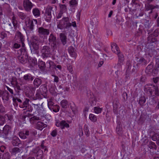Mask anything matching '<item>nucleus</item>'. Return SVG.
<instances>
[{
    "mask_svg": "<svg viewBox=\"0 0 159 159\" xmlns=\"http://www.w3.org/2000/svg\"><path fill=\"white\" fill-rule=\"evenodd\" d=\"M41 43V41L36 36L33 37L30 41V49L32 52L38 54V51L40 43Z\"/></svg>",
    "mask_w": 159,
    "mask_h": 159,
    "instance_id": "f257e3e1",
    "label": "nucleus"
},
{
    "mask_svg": "<svg viewBox=\"0 0 159 159\" xmlns=\"http://www.w3.org/2000/svg\"><path fill=\"white\" fill-rule=\"evenodd\" d=\"M69 22V19L68 17L63 18L62 19L59 21L57 25V28L61 30L65 29L69 30V28L71 26V23Z\"/></svg>",
    "mask_w": 159,
    "mask_h": 159,
    "instance_id": "f03ea898",
    "label": "nucleus"
},
{
    "mask_svg": "<svg viewBox=\"0 0 159 159\" xmlns=\"http://www.w3.org/2000/svg\"><path fill=\"white\" fill-rule=\"evenodd\" d=\"M30 100L29 99L25 98L24 101L20 105V107L23 109L24 110H27V111L31 112L33 111V108L29 104Z\"/></svg>",
    "mask_w": 159,
    "mask_h": 159,
    "instance_id": "7ed1b4c3",
    "label": "nucleus"
},
{
    "mask_svg": "<svg viewBox=\"0 0 159 159\" xmlns=\"http://www.w3.org/2000/svg\"><path fill=\"white\" fill-rule=\"evenodd\" d=\"M48 41L49 43H51V46L53 50L57 49L59 43L57 41L56 37L53 34H51L49 36Z\"/></svg>",
    "mask_w": 159,
    "mask_h": 159,
    "instance_id": "20e7f679",
    "label": "nucleus"
},
{
    "mask_svg": "<svg viewBox=\"0 0 159 159\" xmlns=\"http://www.w3.org/2000/svg\"><path fill=\"white\" fill-rule=\"evenodd\" d=\"M41 52L43 58H47L51 54V49L48 46H43L42 48Z\"/></svg>",
    "mask_w": 159,
    "mask_h": 159,
    "instance_id": "39448f33",
    "label": "nucleus"
},
{
    "mask_svg": "<svg viewBox=\"0 0 159 159\" xmlns=\"http://www.w3.org/2000/svg\"><path fill=\"white\" fill-rule=\"evenodd\" d=\"M20 52L21 53L23 52V54L19 56L18 57V59L21 63L24 64L25 63V61L28 59V56L25 52V49H21Z\"/></svg>",
    "mask_w": 159,
    "mask_h": 159,
    "instance_id": "423d86ee",
    "label": "nucleus"
},
{
    "mask_svg": "<svg viewBox=\"0 0 159 159\" xmlns=\"http://www.w3.org/2000/svg\"><path fill=\"white\" fill-rule=\"evenodd\" d=\"M32 152L36 159H43V152L40 149L38 148H36L33 149Z\"/></svg>",
    "mask_w": 159,
    "mask_h": 159,
    "instance_id": "0eeeda50",
    "label": "nucleus"
},
{
    "mask_svg": "<svg viewBox=\"0 0 159 159\" xmlns=\"http://www.w3.org/2000/svg\"><path fill=\"white\" fill-rule=\"evenodd\" d=\"M145 73L149 76L154 75V66L152 63H151L147 66L145 70Z\"/></svg>",
    "mask_w": 159,
    "mask_h": 159,
    "instance_id": "6e6552de",
    "label": "nucleus"
},
{
    "mask_svg": "<svg viewBox=\"0 0 159 159\" xmlns=\"http://www.w3.org/2000/svg\"><path fill=\"white\" fill-rule=\"evenodd\" d=\"M11 84L15 88V90L19 93V91L21 90L20 86L19 85L17 81V79L15 77H13L11 79Z\"/></svg>",
    "mask_w": 159,
    "mask_h": 159,
    "instance_id": "1a4fd4ad",
    "label": "nucleus"
},
{
    "mask_svg": "<svg viewBox=\"0 0 159 159\" xmlns=\"http://www.w3.org/2000/svg\"><path fill=\"white\" fill-rule=\"evenodd\" d=\"M33 21L36 24H37V21L36 19H33V20H31L29 18H27L25 20V24L27 27L31 31L33 29Z\"/></svg>",
    "mask_w": 159,
    "mask_h": 159,
    "instance_id": "9d476101",
    "label": "nucleus"
},
{
    "mask_svg": "<svg viewBox=\"0 0 159 159\" xmlns=\"http://www.w3.org/2000/svg\"><path fill=\"white\" fill-rule=\"evenodd\" d=\"M2 133L5 136L3 135V137L5 139L7 138V136L10 135L11 133V127L8 125H6L3 128Z\"/></svg>",
    "mask_w": 159,
    "mask_h": 159,
    "instance_id": "9b49d317",
    "label": "nucleus"
},
{
    "mask_svg": "<svg viewBox=\"0 0 159 159\" xmlns=\"http://www.w3.org/2000/svg\"><path fill=\"white\" fill-rule=\"evenodd\" d=\"M146 52L148 55L150 57H152L155 52V50L153 47H152L150 44H148L146 45Z\"/></svg>",
    "mask_w": 159,
    "mask_h": 159,
    "instance_id": "f8f14e48",
    "label": "nucleus"
},
{
    "mask_svg": "<svg viewBox=\"0 0 159 159\" xmlns=\"http://www.w3.org/2000/svg\"><path fill=\"white\" fill-rule=\"evenodd\" d=\"M15 40H16L17 39H19V41L21 42L22 44V47H24L25 44L24 43L25 39L23 34L20 32H18L16 33L15 37Z\"/></svg>",
    "mask_w": 159,
    "mask_h": 159,
    "instance_id": "ddd939ff",
    "label": "nucleus"
},
{
    "mask_svg": "<svg viewBox=\"0 0 159 159\" xmlns=\"http://www.w3.org/2000/svg\"><path fill=\"white\" fill-rule=\"evenodd\" d=\"M153 86V84H147L145 85L144 88V91L145 93L150 96H152Z\"/></svg>",
    "mask_w": 159,
    "mask_h": 159,
    "instance_id": "4468645a",
    "label": "nucleus"
},
{
    "mask_svg": "<svg viewBox=\"0 0 159 159\" xmlns=\"http://www.w3.org/2000/svg\"><path fill=\"white\" fill-rule=\"evenodd\" d=\"M9 94L8 92L5 90L2 91L0 90V97H2V100L6 101H8L9 98Z\"/></svg>",
    "mask_w": 159,
    "mask_h": 159,
    "instance_id": "2eb2a0df",
    "label": "nucleus"
},
{
    "mask_svg": "<svg viewBox=\"0 0 159 159\" xmlns=\"http://www.w3.org/2000/svg\"><path fill=\"white\" fill-rule=\"evenodd\" d=\"M33 6L29 0H24L23 6L25 10H30Z\"/></svg>",
    "mask_w": 159,
    "mask_h": 159,
    "instance_id": "dca6fc26",
    "label": "nucleus"
},
{
    "mask_svg": "<svg viewBox=\"0 0 159 159\" xmlns=\"http://www.w3.org/2000/svg\"><path fill=\"white\" fill-rule=\"evenodd\" d=\"M56 125L57 127H60L62 129L65 127L68 128L69 127V125L65 120H62L60 122H56Z\"/></svg>",
    "mask_w": 159,
    "mask_h": 159,
    "instance_id": "f3484780",
    "label": "nucleus"
},
{
    "mask_svg": "<svg viewBox=\"0 0 159 159\" xmlns=\"http://www.w3.org/2000/svg\"><path fill=\"white\" fill-rule=\"evenodd\" d=\"M39 89L41 94L44 98H46L47 97L46 93L48 91L46 86L45 85H41Z\"/></svg>",
    "mask_w": 159,
    "mask_h": 159,
    "instance_id": "a211bd4d",
    "label": "nucleus"
},
{
    "mask_svg": "<svg viewBox=\"0 0 159 159\" xmlns=\"http://www.w3.org/2000/svg\"><path fill=\"white\" fill-rule=\"evenodd\" d=\"M149 134L151 138L154 141L157 140L159 138L158 134L152 130H149Z\"/></svg>",
    "mask_w": 159,
    "mask_h": 159,
    "instance_id": "6ab92c4d",
    "label": "nucleus"
},
{
    "mask_svg": "<svg viewBox=\"0 0 159 159\" xmlns=\"http://www.w3.org/2000/svg\"><path fill=\"white\" fill-rule=\"evenodd\" d=\"M10 152L12 156L19 155L21 152V150L18 147H14L12 149Z\"/></svg>",
    "mask_w": 159,
    "mask_h": 159,
    "instance_id": "aec40b11",
    "label": "nucleus"
},
{
    "mask_svg": "<svg viewBox=\"0 0 159 159\" xmlns=\"http://www.w3.org/2000/svg\"><path fill=\"white\" fill-rule=\"evenodd\" d=\"M152 90V96H159V88L157 86L153 85Z\"/></svg>",
    "mask_w": 159,
    "mask_h": 159,
    "instance_id": "412c9836",
    "label": "nucleus"
},
{
    "mask_svg": "<svg viewBox=\"0 0 159 159\" xmlns=\"http://www.w3.org/2000/svg\"><path fill=\"white\" fill-rule=\"evenodd\" d=\"M38 29V32L39 34L44 35H48L49 33V30L44 29L43 27L39 28Z\"/></svg>",
    "mask_w": 159,
    "mask_h": 159,
    "instance_id": "4be33fe9",
    "label": "nucleus"
},
{
    "mask_svg": "<svg viewBox=\"0 0 159 159\" xmlns=\"http://www.w3.org/2000/svg\"><path fill=\"white\" fill-rule=\"evenodd\" d=\"M147 64V61L143 57H141L138 61L137 66L139 65L146 66Z\"/></svg>",
    "mask_w": 159,
    "mask_h": 159,
    "instance_id": "5701e85b",
    "label": "nucleus"
},
{
    "mask_svg": "<svg viewBox=\"0 0 159 159\" xmlns=\"http://www.w3.org/2000/svg\"><path fill=\"white\" fill-rule=\"evenodd\" d=\"M131 65L130 61H128L126 63V72L127 73H132L135 71V69H133L131 70Z\"/></svg>",
    "mask_w": 159,
    "mask_h": 159,
    "instance_id": "b1692460",
    "label": "nucleus"
},
{
    "mask_svg": "<svg viewBox=\"0 0 159 159\" xmlns=\"http://www.w3.org/2000/svg\"><path fill=\"white\" fill-rule=\"evenodd\" d=\"M111 50L112 52L116 53H119L120 51L119 50V48L116 43H113L111 45Z\"/></svg>",
    "mask_w": 159,
    "mask_h": 159,
    "instance_id": "393cba45",
    "label": "nucleus"
},
{
    "mask_svg": "<svg viewBox=\"0 0 159 159\" xmlns=\"http://www.w3.org/2000/svg\"><path fill=\"white\" fill-rule=\"evenodd\" d=\"M11 143L13 146H16L20 143V141L19 138L15 136L13 137Z\"/></svg>",
    "mask_w": 159,
    "mask_h": 159,
    "instance_id": "a878e982",
    "label": "nucleus"
},
{
    "mask_svg": "<svg viewBox=\"0 0 159 159\" xmlns=\"http://www.w3.org/2000/svg\"><path fill=\"white\" fill-rule=\"evenodd\" d=\"M23 79L26 81H32L33 80L34 77L30 74H28L24 76Z\"/></svg>",
    "mask_w": 159,
    "mask_h": 159,
    "instance_id": "bb28decb",
    "label": "nucleus"
},
{
    "mask_svg": "<svg viewBox=\"0 0 159 159\" xmlns=\"http://www.w3.org/2000/svg\"><path fill=\"white\" fill-rule=\"evenodd\" d=\"M146 99L144 96H141L139 98L138 103L139 104L141 107H143L144 106V104L145 102Z\"/></svg>",
    "mask_w": 159,
    "mask_h": 159,
    "instance_id": "cd10ccee",
    "label": "nucleus"
},
{
    "mask_svg": "<svg viewBox=\"0 0 159 159\" xmlns=\"http://www.w3.org/2000/svg\"><path fill=\"white\" fill-rule=\"evenodd\" d=\"M42 80L39 78L35 79L34 81L33 84L35 87H38L42 84Z\"/></svg>",
    "mask_w": 159,
    "mask_h": 159,
    "instance_id": "c85d7f7f",
    "label": "nucleus"
},
{
    "mask_svg": "<svg viewBox=\"0 0 159 159\" xmlns=\"http://www.w3.org/2000/svg\"><path fill=\"white\" fill-rule=\"evenodd\" d=\"M60 38L63 44L64 45L66 43V37L64 34L61 33L60 34Z\"/></svg>",
    "mask_w": 159,
    "mask_h": 159,
    "instance_id": "c756f323",
    "label": "nucleus"
},
{
    "mask_svg": "<svg viewBox=\"0 0 159 159\" xmlns=\"http://www.w3.org/2000/svg\"><path fill=\"white\" fill-rule=\"evenodd\" d=\"M28 59L29 62L32 66L33 67L37 65V61L35 59L29 57Z\"/></svg>",
    "mask_w": 159,
    "mask_h": 159,
    "instance_id": "7c9ffc66",
    "label": "nucleus"
},
{
    "mask_svg": "<svg viewBox=\"0 0 159 159\" xmlns=\"http://www.w3.org/2000/svg\"><path fill=\"white\" fill-rule=\"evenodd\" d=\"M37 128L38 129L42 130L43 128L46 127L47 125L43 122L38 121L37 124Z\"/></svg>",
    "mask_w": 159,
    "mask_h": 159,
    "instance_id": "2f4dec72",
    "label": "nucleus"
},
{
    "mask_svg": "<svg viewBox=\"0 0 159 159\" xmlns=\"http://www.w3.org/2000/svg\"><path fill=\"white\" fill-rule=\"evenodd\" d=\"M148 43H151L156 42L157 39L153 35L150 34L148 38Z\"/></svg>",
    "mask_w": 159,
    "mask_h": 159,
    "instance_id": "473e14b6",
    "label": "nucleus"
},
{
    "mask_svg": "<svg viewBox=\"0 0 159 159\" xmlns=\"http://www.w3.org/2000/svg\"><path fill=\"white\" fill-rule=\"evenodd\" d=\"M45 15L46 16V20L48 21H49L51 18V11H46Z\"/></svg>",
    "mask_w": 159,
    "mask_h": 159,
    "instance_id": "72a5a7b5",
    "label": "nucleus"
},
{
    "mask_svg": "<svg viewBox=\"0 0 159 159\" xmlns=\"http://www.w3.org/2000/svg\"><path fill=\"white\" fill-rule=\"evenodd\" d=\"M123 64V62L118 61V62L117 65L115 66V67L117 69V71H116L115 73L117 74L118 73V70H119L120 69H121V68L122 65Z\"/></svg>",
    "mask_w": 159,
    "mask_h": 159,
    "instance_id": "f704fd0d",
    "label": "nucleus"
},
{
    "mask_svg": "<svg viewBox=\"0 0 159 159\" xmlns=\"http://www.w3.org/2000/svg\"><path fill=\"white\" fill-rule=\"evenodd\" d=\"M51 110H52L53 111L55 112H57L60 109V107L58 105H54L51 107V109H50Z\"/></svg>",
    "mask_w": 159,
    "mask_h": 159,
    "instance_id": "c9c22d12",
    "label": "nucleus"
},
{
    "mask_svg": "<svg viewBox=\"0 0 159 159\" xmlns=\"http://www.w3.org/2000/svg\"><path fill=\"white\" fill-rule=\"evenodd\" d=\"M61 104L62 108H66L67 107V105L68 104V102L66 100H63L61 101Z\"/></svg>",
    "mask_w": 159,
    "mask_h": 159,
    "instance_id": "e433bc0d",
    "label": "nucleus"
},
{
    "mask_svg": "<svg viewBox=\"0 0 159 159\" xmlns=\"http://www.w3.org/2000/svg\"><path fill=\"white\" fill-rule=\"evenodd\" d=\"M148 146L150 149H156L157 148V146L155 143L152 141L150 142L149 143Z\"/></svg>",
    "mask_w": 159,
    "mask_h": 159,
    "instance_id": "4c0bfd02",
    "label": "nucleus"
},
{
    "mask_svg": "<svg viewBox=\"0 0 159 159\" xmlns=\"http://www.w3.org/2000/svg\"><path fill=\"white\" fill-rule=\"evenodd\" d=\"M147 7L148 8V10H152L154 9H159V6L157 5H152L149 4L147 6Z\"/></svg>",
    "mask_w": 159,
    "mask_h": 159,
    "instance_id": "58836bf2",
    "label": "nucleus"
},
{
    "mask_svg": "<svg viewBox=\"0 0 159 159\" xmlns=\"http://www.w3.org/2000/svg\"><path fill=\"white\" fill-rule=\"evenodd\" d=\"M154 75H156L157 74L158 71L159 70V63L157 62L156 63L154 67Z\"/></svg>",
    "mask_w": 159,
    "mask_h": 159,
    "instance_id": "ea45409f",
    "label": "nucleus"
},
{
    "mask_svg": "<svg viewBox=\"0 0 159 159\" xmlns=\"http://www.w3.org/2000/svg\"><path fill=\"white\" fill-rule=\"evenodd\" d=\"M39 66L41 70H44L46 67L45 62L43 61H40L39 64Z\"/></svg>",
    "mask_w": 159,
    "mask_h": 159,
    "instance_id": "a19ab883",
    "label": "nucleus"
},
{
    "mask_svg": "<svg viewBox=\"0 0 159 159\" xmlns=\"http://www.w3.org/2000/svg\"><path fill=\"white\" fill-rule=\"evenodd\" d=\"M157 103L156 98L155 97L151 98L149 100V103L151 105H154Z\"/></svg>",
    "mask_w": 159,
    "mask_h": 159,
    "instance_id": "79ce46f5",
    "label": "nucleus"
},
{
    "mask_svg": "<svg viewBox=\"0 0 159 159\" xmlns=\"http://www.w3.org/2000/svg\"><path fill=\"white\" fill-rule=\"evenodd\" d=\"M146 118L144 116L141 115L140 118L138 120V123L140 124H142L145 121Z\"/></svg>",
    "mask_w": 159,
    "mask_h": 159,
    "instance_id": "37998d69",
    "label": "nucleus"
},
{
    "mask_svg": "<svg viewBox=\"0 0 159 159\" xmlns=\"http://www.w3.org/2000/svg\"><path fill=\"white\" fill-rule=\"evenodd\" d=\"M89 118L90 120L93 122H96L97 120V117L95 115L93 114H90Z\"/></svg>",
    "mask_w": 159,
    "mask_h": 159,
    "instance_id": "c03bdc74",
    "label": "nucleus"
},
{
    "mask_svg": "<svg viewBox=\"0 0 159 159\" xmlns=\"http://www.w3.org/2000/svg\"><path fill=\"white\" fill-rule=\"evenodd\" d=\"M117 54L118 57V61L123 62L124 60L123 55L122 54L120 53V52L119 53Z\"/></svg>",
    "mask_w": 159,
    "mask_h": 159,
    "instance_id": "a18cd8bd",
    "label": "nucleus"
},
{
    "mask_svg": "<svg viewBox=\"0 0 159 159\" xmlns=\"http://www.w3.org/2000/svg\"><path fill=\"white\" fill-rule=\"evenodd\" d=\"M18 15L20 18L23 20L25 19L26 17V15L24 13L22 12H18Z\"/></svg>",
    "mask_w": 159,
    "mask_h": 159,
    "instance_id": "49530a36",
    "label": "nucleus"
},
{
    "mask_svg": "<svg viewBox=\"0 0 159 159\" xmlns=\"http://www.w3.org/2000/svg\"><path fill=\"white\" fill-rule=\"evenodd\" d=\"M97 22L98 21H97V20L94 19L91 21V25L93 27V28H94L97 25Z\"/></svg>",
    "mask_w": 159,
    "mask_h": 159,
    "instance_id": "de8ad7c7",
    "label": "nucleus"
},
{
    "mask_svg": "<svg viewBox=\"0 0 159 159\" xmlns=\"http://www.w3.org/2000/svg\"><path fill=\"white\" fill-rule=\"evenodd\" d=\"M94 111L95 113L98 114L101 112L102 109L98 107H95L94 108Z\"/></svg>",
    "mask_w": 159,
    "mask_h": 159,
    "instance_id": "09e8293b",
    "label": "nucleus"
},
{
    "mask_svg": "<svg viewBox=\"0 0 159 159\" xmlns=\"http://www.w3.org/2000/svg\"><path fill=\"white\" fill-rule=\"evenodd\" d=\"M68 51L70 53L71 55H73L74 54V49L72 46H70L68 49Z\"/></svg>",
    "mask_w": 159,
    "mask_h": 159,
    "instance_id": "8fccbe9b",
    "label": "nucleus"
},
{
    "mask_svg": "<svg viewBox=\"0 0 159 159\" xmlns=\"http://www.w3.org/2000/svg\"><path fill=\"white\" fill-rule=\"evenodd\" d=\"M42 95H41L40 93H37L35 95V97L33 98V99L35 100L38 99H41L42 98Z\"/></svg>",
    "mask_w": 159,
    "mask_h": 159,
    "instance_id": "3c124183",
    "label": "nucleus"
},
{
    "mask_svg": "<svg viewBox=\"0 0 159 159\" xmlns=\"http://www.w3.org/2000/svg\"><path fill=\"white\" fill-rule=\"evenodd\" d=\"M70 6L73 7L77 4V2L76 0H71L70 2Z\"/></svg>",
    "mask_w": 159,
    "mask_h": 159,
    "instance_id": "603ef678",
    "label": "nucleus"
},
{
    "mask_svg": "<svg viewBox=\"0 0 159 159\" xmlns=\"http://www.w3.org/2000/svg\"><path fill=\"white\" fill-rule=\"evenodd\" d=\"M5 120L4 117L0 114V125H3L4 124Z\"/></svg>",
    "mask_w": 159,
    "mask_h": 159,
    "instance_id": "864d4df0",
    "label": "nucleus"
},
{
    "mask_svg": "<svg viewBox=\"0 0 159 159\" xmlns=\"http://www.w3.org/2000/svg\"><path fill=\"white\" fill-rule=\"evenodd\" d=\"M70 107L73 112L75 113L76 111L77 108L74 103H73L72 105L70 106Z\"/></svg>",
    "mask_w": 159,
    "mask_h": 159,
    "instance_id": "5fc2aeb1",
    "label": "nucleus"
},
{
    "mask_svg": "<svg viewBox=\"0 0 159 159\" xmlns=\"http://www.w3.org/2000/svg\"><path fill=\"white\" fill-rule=\"evenodd\" d=\"M19 135L21 138L23 139H25L27 138L25 136V133L22 131L19 133Z\"/></svg>",
    "mask_w": 159,
    "mask_h": 159,
    "instance_id": "6e6d98bb",
    "label": "nucleus"
},
{
    "mask_svg": "<svg viewBox=\"0 0 159 159\" xmlns=\"http://www.w3.org/2000/svg\"><path fill=\"white\" fill-rule=\"evenodd\" d=\"M48 108L49 109H51V107L54 105L53 103L50 99H49V100H48Z\"/></svg>",
    "mask_w": 159,
    "mask_h": 159,
    "instance_id": "4d7b16f0",
    "label": "nucleus"
},
{
    "mask_svg": "<svg viewBox=\"0 0 159 159\" xmlns=\"http://www.w3.org/2000/svg\"><path fill=\"white\" fill-rule=\"evenodd\" d=\"M84 131L86 136L87 137L89 136V135L90 133L87 127L86 126L84 127Z\"/></svg>",
    "mask_w": 159,
    "mask_h": 159,
    "instance_id": "13d9d810",
    "label": "nucleus"
},
{
    "mask_svg": "<svg viewBox=\"0 0 159 159\" xmlns=\"http://www.w3.org/2000/svg\"><path fill=\"white\" fill-rule=\"evenodd\" d=\"M33 13L35 16H38L40 15L39 11H33Z\"/></svg>",
    "mask_w": 159,
    "mask_h": 159,
    "instance_id": "bf43d9fd",
    "label": "nucleus"
},
{
    "mask_svg": "<svg viewBox=\"0 0 159 159\" xmlns=\"http://www.w3.org/2000/svg\"><path fill=\"white\" fill-rule=\"evenodd\" d=\"M12 23L15 28L17 27V21L15 19L14 16H13L12 18Z\"/></svg>",
    "mask_w": 159,
    "mask_h": 159,
    "instance_id": "052dcab7",
    "label": "nucleus"
},
{
    "mask_svg": "<svg viewBox=\"0 0 159 159\" xmlns=\"http://www.w3.org/2000/svg\"><path fill=\"white\" fill-rule=\"evenodd\" d=\"M57 131L56 129L53 130L51 133V135L53 137H55L57 135Z\"/></svg>",
    "mask_w": 159,
    "mask_h": 159,
    "instance_id": "680f3d73",
    "label": "nucleus"
},
{
    "mask_svg": "<svg viewBox=\"0 0 159 159\" xmlns=\"http://www.w3.org/2000/svg\"><path fill=\"white\" fill-rule=\"evenodd\" d=\"M12 99H13V101L14 102H16V100H17L18 102H19L20 103H22L21 100L19 98H18L17 97H15V98L13 97V98Z\"/></svg>",
    "mask_w": 159,
    "mask_h": 159,
    "instance_id": "e2e57ef3",
    "label": "nucleus"
},
{
    "mask_svg": "<svg viewBox=\"0 0 159 159\" xmlns=\"http://www.w3.org/2000/svg\"><path fill=\"white\" fill-rule=\"evenodd\" d=\"M5 112V108L2 104L0 105V113H3Z\"/></svg>",
    "mask_w": 159,
    "mask_h": 159,
    "instance_id": "0e129e2a",
    "label": "nucleus"
},
{
    "mask_svg": "<svg viewBox=\"0 0 159 159\" xmlns=\"http://www.w3.org/2000/svg\"><path fill=\"white\" fill-rule=\"evenodd\" d=\"M152 80L155 84L157 83L159 81V77H157L153 78L152 79Z\"/></svg>",
    "mask_w": 159,
    "mask_h": 159,
    "instance_id": "69168bd1",
    "label": "nucleus"
},
{
    "mask_svg": "<svg viewBox=\"0 0 159 159\" xmlns=\"http://www.w3.org/2000/svg\"><path fill=\"white\" fill-rule=\"evenodd\" d=\"M20 46V44L17 43H15L13 46V47L16 49L19 48Z\"/></svg>",
    "mask_w": 159,
    "mask_h": 159,
    "instance_id": "338daca9",
    "label": "nucleus"
},
{
    "mask_svg": "<svg viewBox=\"0 0 159 159\" xmlns=\"http://www.w3.org/2000/svg\"><path fill=\"white\" fill-rule=\"evenodd\" d=\"M122 96L124 98V100L126 101L127 99V93L125 92H123Z\"/></svg>",
    "mask_w": 159,
    "mask_h": 159,
    "instance_id": "774afa93",
    "label": "nucleus"
}]
</instances>
